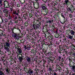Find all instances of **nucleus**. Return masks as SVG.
I'll return each instance as SVG.
<instances>
[{
    "label": "nucleus",
    "mask_w": 75,
    "mask_h": 75,
    "mask_svg": "<svg viewBox=\"0 0 75 75\" xmlns=\"http://www.w3.org/2000/svg\"><path fill=\"white\" fill-rule=\"evenodd\" d=\"M48 62H51V63H52V62H53V61H54V59H52L50 58H49L48 59Z\"/></svg>",
    "instance_id": "c9c22d12"
},
{
    "label": "nucleus",
    "mask_w": 75,
    "mask_h": 75,
    "mask_svg": "<svg viewBox=\"0 0 75 75\" xmlns=\"http://www.w3.org/2000/svg\"><path fill=\"white\" fill-rule=\"evenodd\" d=\"M41 12L44 11L46 13V15L48 13V9L47 8L46 5L45 4H43L41 5Z\"/></svg>",
    "instance_id": "7ed1b4c3"
},
{
    "label": "nucleus",
    "mask_w": 75,
    "mask_h": 75,
    "mask_svg": "<svg viewBox=\"0 0 75 75\" xmlns=\"http://www.w3.org/2000/svg\"><path fill=\"white\" fill-rule=\"evenodd\" d=\"M46 30V31L47 32L48 34H50L51 33V32H52V30H50L48 28V27L47 26V25L44 26L42 30Z\"/></svg>",
    "instance_id": "423d86ee"
},
{
    "label": "nucleus",
    "mask_w": 75,
    "mask_h": 75,
    "mask_svg": "<svg viewBox=\"0 0 75 75\" xmlns=\"http://www.w3.org/2000/svg\"><path fill=\"white\" fill-rule=\"evenodd\" d=\"M52 52L50 51V52H49L47 53H46L45 54V55L46 56H51V55H52Z\"/></svg>",
    "instance_id": "bb28decb"
},
{
    "label": "nucleus",
    "mask_w": 75,
    "mask_h": 75,
    "mask_svg": "<svg viewBox=\"0 0 75 75\" xmlns=\"http://www.w3.org/2000/svg\"><path fill=\"white\" fill-rule=\"evenodd\" d=\"M29 39L32 40L33 41H35V39H34V38H32L31 37H29Z\"/></svg>",
    "instance_id": "5fc2aeb1"
},
{
    "label": "nucleus",
    "mask_w": 75,
    "mask_h": 75,
    "mask_svg": "<svg viewBox=\"0 0 75 75\" xmlns=\"http://www.w3.org/2000/svg\"><path fill=\"white\" fill-rule=\"evenodd\" d=\"M40 26L38 24L35 23L33 25V28L34 30L40 29Z\"/></svg>",
    "instance_id": "6e6552de"
},
{
    "label": "nucleus",
    "mask_w": 75,
    "mask_h": 75,
    "mask_svg": "<svg viewBox=\"0 0 75 75\" xmlns=\"http://www.w3.org/2000/svg\"><path fill=\"white\" fill-rule=\"evenodd\" d=\"M22 38L21 36H20L18 37L17 38L15 39V40H16V42L18 43V44H20V39Z\"/></svg>",
    "instance_id": "9b49d317"
},
{
    "label": "nucleus",
    "mask_w": 75,
    "mask_h": 75,
    "mask_svg": "<svg viewBox=\"0 0 75 75\" xmlns=\"http://www.w3.org/2000/svg\"><path fill=\"white\" fill-rule=\"evenodd\" d=\"M20 2L21 4H24L25 1V0H21Z\"/></svg>",
    "instance_id": "052dcab7"
},
{
    "label": "nucleus",
    "mask_w": 75,
    "mask_h": 75,
    "mask_svg": "<svg viewBox=\"0 0 75 75\" xmlns=\"http://www.w3.org/2000/svg\"><path fill=\"white\" fill-rule=\"evenodd\" d=\"M13 68L14 69H18L19 70L20 69V67H21V66L20 65H15L13 67Z\"/></svg>",
    "instance_id": "ddd939ff"
},
{
    "label": "nucleus",
    "mask_w": 75,
    "mask_h": 75,
    "mask_svg": "<svg viewBox=\"0 0 75 75\" xmlns=\"http://www.w3.org/2000/svg\"><path fill=\"white\" fill-rule=\"evenodd\" d=\"M48 1V0H43L42 1V2L44 3V4H46L47 3V1Z\"/></svg>",
    "instance_id": "6e6d98bb"
},
{
    "label": "nucleus",
    "mask_w": 75,
    "mask_h": 75,
    "mask_svg": "<svg viewBox=\"0 0 75 75\" xmlns=\"http://www.w3.org/2000/svg\"><path fill=\"white\" fill-rule=\"evenodd\" d=\"M9 16L8 17V19H9L10 21L12 20V17L11 16V13L9 12L8 13Z\"/></svg>",
    "instance_id": "c756f323"
},
{
    "label": "nucleus",
    "mask_w": 75,
    "mask_h": 75,
    "mask_svg": "<svg viewBox=\"0 0 75 75\" xmlns=\"http://www.w3.org/2000/svg\"><path fill=\"white\" fill-rule=\"evenodd\" d=\"M41 47H40V48L41 50L44 48H47L48 47V44H45V41H41Z\"/></svg>",
    "instance_id": "20e7f679"
},
{
    "label": "nucleus",
    "mask_w": 75,
    "mask_h": 75,
    "mask_svg": "<svg viewBox=\"0 0 75 75\" xmlns=\"http://www.w3.org/2000/svg\"><path fill=\"white\" fill-rule=\"evenodd\" d=\"M13 14H15V15H17V16H18V14L17 13V10L16 9V10L14 12H13Z\"/></svg>",
    "instance_id": "8fccbe9b"
},
{
    "label": "nucleus",
    "mask_w": 75,
    "mask_h": 75,
    "mask_svg": "<svg viewBox=\"0 0 75 75\" xmlns=\"http://www.w3.org/2000/svg\"><path fill=\"white\" fill-rule=\"evenodd\" d=\"M70 56H72L73 57H75V52L74 51L71 52L69 53Z\"/></svg>",
    "instance_id": "5701e85b"
},
{
    "label": "nucleus",
    "mask_w": 75,
    "mask_h": 75,
    "mask_svg": "<svg viewBox=\"0 0 75 75\" xmlns=\"http://www.w3.org/2000/svg\"><path fill=\"white\" fill-rule=\"evenodd\" d=\"M0 28H1L2 29H4V26L2 25L1 23H0Z\"/></svg>",
    "instance_id": "603ef678"
},
{
    "label": "nucleus",
    "mask_w": 75,
    "mask_h": 75,
    "mask_svg": "<svg viewBox=\"0 0 75 75\" xmlns=\"http://www.w3.org/2000/svg\"><path fill=\"white\" fill-rule=\"evenodd\" d=\"M61 16L63 18V20L62 21H60V23L62 24L64 23L65 22V16L64 15H62V14Z\"/></svg>",
    "instance_id": "2eb2a0df"
},
{
    "label": "nucleus",
    "mask_w": 75,
    "mask_h": 75,
    "mask_svg": "<svg viewBox=\"0 0 75 75\" xmlns=\"http://www.w3.org/2000/svg\"><path fill=\"white\" fill-rule=\"evenodd\" d=\"M51 24V20L48 19V20H46V24Z\"/></svg>",
    "instance_id": "a18cd8bd"
},
{
    "label": "nucleus",
    "mask_w": 75,
    "mask_h": 75,
    "mask_svg": "<svg viewBox=\"0 0 75 75\" xmlns=\"http://www.w3.org/2000/svg\"><path fill=\"white\" fill-rule=\"evenodd\" d=\"M72 71L74 72H75V63H73V65L72 67L71 68Z\"/></svg>",
    "instance_id": "cd10ccee"
},
{
    "label": "nucleus",
    "mask_w": 75,
    "mask_h": 75,
    "mask_svg": "<svg viewBox=\"0 0 75 75\" xmlns=\"http://www.w3.org/2000/svg\"><path fill=\"white\" fill-rule=\"evenodd\" d=\"M35 33H36V34H40V31H39L37 29H35Z\"/></svg>",
    "instance_id": "864d4df0"
},
{
    "label": "nucleus",
    "mask_w": 75,
    "mask_h": 75,
    "mask_svg": "<svg viewBox=\"0 0 75 75\" xmlns=\"http://www.w3.org/2000/svg\"><path fill=\"white\" fill-rule=\"evenodd\" d=\"M53 3L52 2H50V3L52 5V6L53 7V10H55V11H57V8L55 7L58 4V2L56 1H53Z\"/></svg>",
    "instance_id": "39448f33"
},
{
    "label": "nucleus",
    "mask_w": 75,
    "mask_h": 75,
    "mask_svg": "<svg viewBox=\"0 0 75 75\" xmlns=\"http://www.w3.org/2000/svg\"><path fill=\"white\" fill-rule=\"evenodd\" d=\"M4 72L3 71H0V75H4Z\"/></svg>",
    "instance_id": "338daca9"
},
{
    "label": "nucleus",
    "mask_w": 75,
    "mask_h": 75,
    "mask_svg": "<svg viewBox=\"0 0 75 75\" xmlns=\"http://www.w3.org/2000/svg\"><path fill=\"white\" fill-rule=\"evenodd\" d=\"M67 37L68 38V39H70V40H72L73 38V36L69 35V34H67Z\"/></svg>",
    "instance_id": "c85d7f7f"
},
{
    "label": "nucleus",
    "mask_w": 75,
    "mask_h": 75,
    "mask_svg": "<svg viewBox=\"0 0 75 75\" xmlns=\"http://www.w3.org/2000/svg\"><path fill=\"white\" fill-rule=\"evenodd\" d=\"M9 7H10V5L8 1H5L3 2L2 0H0V9H3L4 7L5 8H8Z\"/></svg>",
    "instance_id": "f03ea898"
},
{
    "label": "nucleus",
    "mask_w": 75,
    "mask_h": 75,
    "mask_svg": "<svg viewBox=\"0 0 75 75\" xmlns=\"http://www.w3.org/2000/svg\"><path fill=\"white\" fill-rule=\"evenodd\" d=\"M62 58V57L61 56H58V57L57 59L59 61V62H61V59Z\"/></svg>",
    "instance_id": "de8ad7c7"
},
{
    "label": "nucleus",
    "mask_w": 75,
    "mask_h": 75,
    "mask_svg": "<svg viewBox=\"0 0 75 75\" xmlns=\"http://www.w3.org/2000/svg\"><path fill=\"white\" fill-rule=\"evenodd\" d=\"M5 23H8V19L7 18H6L5 19Z\"/></svg>",
    "instance_id": "bf43d9fd"
},
{
    "label": "nucleus",
    "mask_w": 75,
    "mask_h": 75,
    "mask_svg": "<svg viewBox=\"0 0 75 75\" xmlns=\"http://www.w3.org/2000/svg\"><path fill=\"white\" fill-rule=\"evenodd\" d=\"M28 17V16L26 14H24L23 15L22 18H24L25 20H27V18Z\"/></svg>",
    "instance_id": "4c0bfd02"
},
{
    "label": "nucleus",
    "mask_w": 75,
    "mask_h": 75,
    "mask_svg": "<svg viewBox=\"0 0 75 75\" xmlns=\"http://www.w3.org/2000/svg\"><path fill=\"white\" fill-rule=\"evenodd\" d=\"M3 11L4 13H8V11L7 9H4L3 10Z\"/></svg>",
    "instance_id": "ea45409f"
},
{
    "label": "nucleus",
    "mask_w": 75,
    "mask_h": 75,
    "mask_svg": "<svg viewBox=\"0 0 75 75\" xmlns=\"http://www.w3.org/2000/svg\"><path fill=\"white\" fill-rule=\"evenodd\" d=\"M12 37L14 38V39H16L18 37H20V35L18 34L15 33H13V34H12Z\"/></svg>",
    "instance_id": "9d476101"
},
{
    "label": "nucleus",
    "mask_w": 75,
    "mask_h": 75,
    "mask_svg": "<svg viewBox=\"0 0 75 75\" xmlns=\"http://www.w3.org/2000/svg\"><path fill=\"white\" fill-rule=\"evenodd\" d=\"M18 20L19 21H23V20L22 19V18L20 16L18 15Z\"/></svg>",
    "instance_id": "c03bdc74"
},
{
    "label": "nucleus",
    "mask_w": 75,
    "mask_h": 75,
    "mask_svg": "<svg viewBox=\"0 0 75 75\" xmlns=\"http://www.w3.org/2000/svg\"><path fill=\"white\" fill-rule=\"evenodd\" d=\"M49 38H50V39H51V41H52V40H53V39H54L53 38V36L52 35H50V36H49Z\"/></svg>",
    "instance_id": "4d7b16f0"
},
{
    "label": "nucleus",
    "mask_w": 75,
    "mask_h": 75,
    "mask_svg": "<svg viewBox=\"0 0 75 75\" xmlns=\"http://www.w3.org/2000/svg\"><path fill=\"white\" fill-rule=\"evenodd\" d=\"M36 9H38L40 7V4H39V3L37 2V3H36Z\"/></svg>",
    "instance_id": "58836bf2"
},
{
    "label": "nucleus",
    "mask_w": 75,
    "mask_h": 75,
    "mask_svg": "<svg viewBox=\"0 0 75 75\" xmlns=\"http://www.w3.org/2000/svg\"><path fill=\"white\" fill-rule=\"evenodd\" d=\"M64 3H63L64 6H67V7H68V6L69 7L68 8V9L67 10V11H69L71 13H73L74 11V10H75L74 6L71 1H70L69 0H65Z\"/></svg>",
    "instance_id": "f257e3e1"
},
{
    "label": "nucleus",
    "mask_w": 75,
    "mask_h": 75,
    "mask_svg": "<svg viewBox=\"0 0 75 75\" xmlns=\"http://www.w3.org/2000/svg\"><path fill=\"white\" fill-rule=\"evenodd\" d=\"M17 58L19 59V62H20V63H21L22 61L23 60V57H22L20 56L19 55L18 56L17 55Z\"/></svg>",
    "instance_id": "4468645a"
},
{
    "label": "nucleus",
    "mask_w": 75,
    "mask_h": 75,
    "mask_svg": "<svg viewBox=\"0 0 75 75\" xmlns=\"http://www.w3.org/2000/svg\"><path fill=\"white\" fill-rule=\"evenodd\" d=\"M54 20L55 21H57V20H58V18L57 17V15L55 14L54 15Z\"/></svg>",
    "instance_id": "09e8293b"
},
{
    "label": "nucleus",
    "mask_w": 75,
    "mask_h": 75,
    "mask_svg": "<svg viewBox=\"0 0 75 75\" xmlns=\"http://www.w3.org/2000/svg\"><path fill=\"white\" fill-rule=\"evenodd\" d=\"M70 72H71V70H67V71H66V74H67V75H68V74H69Z\"/></svg>",
    "instance_id": "13d9d810"
},
{
    "label": "nucleus",
    "mask_w": 75,
    "mask_h": 75,
    "mask_svg": "<svg viewBox=\"0 0 75 75\" xmlns=\"http://www.w3.org/2000/svg\"><path fill=\"white\" fill-rule=\"evenodd\" d=\"M19 28H20V27L18 25H15L14 26V28L15 29H16V30H18L19 31H20V33H21V30L20 29H19Z\"/></svg>",
    "instance_id": "412c9836"
},
{
    "label": "nucleus",
    "mask_w": 75,
    "mask_h": 75,
    "mask_svg": "<svg viewBox=\"0 0 75 75\" xmlns=\"http://www.w3.org/2000/svg\"><path fill=\"white\" fill-rule=\"evenodd\" d=\"M4 49L7 51V52H10V49L8 48V47H4Z\"/></svg>",
    "instance_id": "72a5a7b5"
},
{
    "label": "nucleus",
    "mask_w": 75,
    "mask_h": 75,
    "mask_svg": "<svg viewBox=\"0 0 75 75\" xmlns=\"http://www.w3.org/2000/svg\"><path fill=\"white\" fill-rule=\"evenodd\" d=\"M31 54L36 55V54H37V50H34V49H32L31 51Z\"/></svg>",
    "instance_id": "a211bd4d"
},
{
    "label": "nucleus",
    "mask_w": 75,
    "mask_h": 75,
    "mask_svg": "<svg viewBox=\"0 0 75 75\" xmlns=\"http://www.w3.org/2000/svg\"><path fill=\"white\" fill-rule=\"evenodd\" d=\"M0 17L2 23H4V21H5V19H4V18H3V17H1V16H0Z\"/></svg>",
    "instance_id": "37998d69"
},
{
    "label": "nucleus",
    "mask_w": 75,
    "mask_h": 75,
    "mask_svg": "<svg viewBox=\"0 0 75 75\" xmlns=\"http://www.w3.org/2000/svg\"><path fill=\"white\" fill-rule=\"evenodd\" d=\"M35 46L36 47V50H38V51H41V49L40 47H41V45H40V44H37L35 45Z\"/></svg>",
    "instance_id": "f8f14e48"
},
{
    "label": "nucleus",
    "mask_w": 75,
    "mask_h": 75,
    "mask_svg": "<svg viewBox=\"0 0 75 75\" xmlns=\"http://www.w3.org/2000/svg\"><path fill=\"white\" fill-rule=\"evenodd\" d=\"M16 53L17 54V55H21L22 56H23V52H22V49L21 48V47H18L16 48Z\"/></svg>",
    "instance_id": "0eeeda50"
},
{
    "label": "nucleus",
    "mask_w": 75,
    "mask_h": 75,
    "mask_svg": "<svg viewBox=\"0 0 75 75\" xmlns=\"http://www.w3.org/2000/svg\"><path fill=\"white\" fill-rule=\"evenodd\" d=\"M42 52H43L44 53V54H45V55L47 54V50L45 49H42Z\"/></svg>",
    "instance_id": "79ce46f5"
},
{
    "label": "nucleus",
    "mask_w": 75,
    "mask_h": 75,
    "mask_svg": "<svg viewBox=\"0 0 75 75\" xmlns=\"http://www.w3.org/2000/svg\"><path fill=\"white\" fill-rule=\"evenodd\" d=\"M71 59H72V60H73V62H75V57H73L72 56V57H71Z\"/></svg>",
    "instance_id": "680f3d73"
},
{
    "label": "nucleus",
    "mask_w": 75,
    "mask_h": 75,
    "mask_svg": "<svg viewBox=\"0 0 75 75\" xmlns=\"http://www.w3.org/2000/svg\"><path fill=\"white\" fill-rule=\"evenodd\" d=\"M69 75H75V73H74V72L71 71Z\"/></svg>",
    "instance_id": "3c124183"
},
{
    "label": "nucleus",
    "mask_w": 75,
    "mask_h": 75,
    "mask_svg": "<svg viewBox=\"0 0 75 75\" xmlns=\"http://www.w3.org/2000/svg\"><path fill=\"white\" fill-rule=\"evenodd\" d=\"M64 53H65L66 55L67 56H68L69 55V53H70L69 52L67 51V49H64Z\"/></svg>",
    "instance_id": "4be33fe9"
},
{
    "label": "nucleus",
    "mask_w": 75,
    "mask_h": 75,
    "mask_svg": "<svg viewBox=\"0 0 75 75\" xmlns=\"http://www.w3.org/2000/svg\"><path fill=\"white\" fill-rule=\"evenodd\" d=\"M5 47H10V43L7 42L5 43V45L4 46Z\"/></svg>",
    "instance_id": "7c9ffc66"
},
{
    "label": "nucleus",
    "mask_w": 75,
    "mask_h": 75,
    "mask_svg": "<svg viewBox=\"0 0 75 75\" xmlns=\"http://www.w3.org/2000/svg\"><path fill=\"white\" fill-rule=\"evenodd\" d=\"M68 16H69V17L70 18H72V17L73 16L71 13H69V14H68Z\"/></svg>",
    "instance_id": "0e129e2a"
},
{
    "label": "nucleus",
    "mask_w": 75,
    "mask_h": 75,
    "mask_svg": "<svg viewBox=\"0 0 75 75\" xmlns=\"http://www.w3.org/2000/svg\"><path fill=\"white\" fill-rule=\"evenodd\" d=\"M24 48H25V50H27L28 51H29V50H31L30 46H28L27 47V45H24Z\"/></svg>",
    "instance_id": "b1692460"
},
{
    "label": "nucleus",
    "mask_w": 75,
    "mask_h": 75,
    "mask_svg": "<svg viewBox=\"0 0 75 75\" xmlns=\"http://www.w3.org/2000/svg\"><path fill=\"white\" fill-rule=\"evenodd\" d=\"M70 33L72 35H74V34H75V32L72 30H70Z\"/></svg>",
    "instance_id": "2f4dec72"
},
{
    "label": "nucleus",
    "mask_w": 75,
    "mask_h": 75,
    "mask_svg": "<svg viewBox=\"0 0 75 75\" xmlns=\"http://www.w3.org/2000/svg\"><path fill=\"white\" fill-rule=\"evenodd\" d=\"M6 57L5 56V55L4 56H2V57H1V61H6L5 60V58Z\"/></svg>",
    "instance_id": "f704fd0d"
},
{
    "label": "nucleus",
    "mask_w": 75,
    "mask_h": 75,
    "mask_svg": "<svg viewBox=\"0 0 75 75\" xmlns=\"http://www.w3.org/2000/svg\"><path fill=\"white\" fill-rule=\"evenodd\" d=\"M56 67L57 69L59 71H60V70H61V68L60 67V66H59V65L58 64H57L56 65Z\"/></svg>",
    "instance_id": "473e14b6"
},
{
    "label": "nucleus",
    "mask_w": 75,
    "mask_h": 75,
    "mask_svg": "<svg viewBox=\"0 0 75 75\" xmlns=\"http://www.w3.org/2000/svg\"><path fill=\"white\" fill-rule=\"evenodd\" d=\"M28 33L29 34H30L31 35H32V36H33V37H34V38H36L37 37H36V35H35V33L34 32L33 33H30V32H28Z\"/></svg>",
    "instance_id": "393cba45"
},
{
    "label": "nucleus",
    "mask_w": 75,
    "mask_h": 75,
    "mask_svg": "<svg viewBox=\"0 0 75 75\" xmlns=\"http://www.w3.org/2000/svg\"><path fill=\"white\" fill-rule=\"evenodd\" d=\"M71 55H70L69 56H68L67 57V58L66 59V60L67 61H70L71 60Z\"/></svg>",
    "instance_id": "49530a36"
},
{
    "label": "nucleus",
    "mask_w": 75,
    "mask_h": 75,
    "mask_svg": "<svg viewBox=\"0 0 75 75\" xmlns=\"http://www.w3.org/2000/svg\"><path fill=\"white\" fill-rule=\"evenodd\" d=\"M8 24H10V25H12V24H13V23L12 22V21L11 20L10 21H9Z\"/></svg>",
    "instance_id": "774afa93"
},
{
    "label": "nucleus",
    "mask_w": 75,
    "mask_h": 75,
    "mask_svg": "<svg viewBox=\"0 0 75 75\" xmlns=\"http://www.w3.org/2000/svg\"><path fill=\"white\" fill-rule=\"evenodd\" d=\"M28 73L29 74V75H33V73H34V71L32 70V69H30L28 71Z\"/></svg>",
    "instance_id": "aec40b11"
},
{
    "label": "nucleus",
    "mask_w": 75,
    "mask_h": 75,
    "mask_svg": "<svg viewBox=\"0 0 75 75\" xmlns=\"http://www.w3.org/2000/svg\"><path fill=\"white\" fill-rule=\"evenodd\" d=\"M5 66L6 67L5 68V69L6 72H7L8 74H9L10 71V69H9V68H8V67L6 66V65Z\"/></svg>",
    "instance_id": "6ab92c4d"
},
{
    "label": "nucleus",
    "mask_w": 75,
    "mask_h": 75,
    "mask_svg": "<svg viewBox=\"0 0 75 75\" xmlns=\"http://www.w3.org/2000/svg\"><path fill=\"white\" fill-rule=\"evenodd\" d=\"M5 16L6 17H8L9 16V15L8 14V13H6L5 14Z\"/></svg>",
    "instance_id": "69168bd1"
},
{
    "label": "nucleus",
    "mask_w": 75,
    "mask_h": 75,
    "mask_svg": "<svg viewBox=\"0 0 75 75\" xmlns=\"http://www.w3.org/2000/svg\"><path fill=\"white\" fill-rule=\"evenodd\" d=\"M0 35L1 36H5L6 35V33L4 32L2 30L0 29Z\"/></svg>",
    "instance_id": "f3484780"
},
{
    "label": "nucleus",
    "mask_w": 75,
    "mask_h": 75,
    "mask_svg": "<svg viewBox=\"0 0 75 75\" xmlns=\"http://www.w3.org/2000/svg\"><path fill=\"white\" fill-rule=\"evenodd\" d=\"M71 47L72 49H73V50H75V45L74 44H71Z\"/></svg>",
    "instance_id": "e433bc0d"
},
{
    "label": "nucleus",
    "mask_w": 75,
    "mask_h": 75,
    "mask_svg": "<svg viewBox=\"0 0 75 75\" xmlns=\"http://www.w3.org/2000/svg\"><path fill=\"white\" fill-rule=\"evenodd\" d=\"M26 59L28 62H31V58L30 57H27V58H26Z\"/></svg>",
    "instance_id": "a19ab883"
},
{
    "label": "nucleus",
    "mask_w": 75,
    "mask_h": 75,
    "mask_svg": "<svg viewBox=\"0 0 75 75\" xmlns=\"http://www.w3.org/2000/svg\"><path fill=\"white\" fill-rule=\"evenodd\" d=\"M43 34L45 35L44 38H45L46 39H47L48 38V36H47V34L46 33H48V32H47V31H43Z\"/></svg>",
    "instance_id": "a878e982"
},
{
    "label": "nucleus",
    "mask_w": 75,
    "mask_h": 75,
    "mask_svg": "<svg viewBox=\"0 0 75 75\" xmlns=\"http://www.w3.org/2000/svg\"><path fill=\"white\" fill-rule=\"evenodd\" d=\"M65 49H64V47L62 46L61 47H60L59 49L58 50V51L59 53H64V51H65Z\"/></svg>",
    "instance_id": "1a4fd4ad"
},
{
    "label": "nucleus",
    "mask_w": 75,
    "mask_h": 75,
    "mask_svg": "<svg viewBox=\"0 0 75 75\" xmlns=\"http://www.w3.org/2000/svg\"><path fill=\"white\" fill-rule=\"evenodd\" d=\"M54 36L57 38H62L61 36L59 35V33H55L54 35Z\"/></svg>",
    "instance_id": "dca6fc26"
},
{
    "label": "nucleus",
    "mask_w": 75,
    "mask_h": 75,
    "mask_svg": "<svg viewBox=\"0 0 75 75\" xmlns=\"http://www.w3.org/2000/svg\"><path fill=\"white\" fill-rule=\"evenodd\" d=\"M26 27H27V26H28V23L27 22H26L24 23Z\"/></svg>",
    "instance_id": "e2e57ef3"
}]
</instances>
